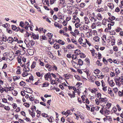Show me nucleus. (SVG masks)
<instances>
[{
  "mask_svg": "<svg viewBox=\"0 0 123 123\" xmlns=\"http://www.w3.org/2000/svg\"><path fill=\"white\" fill-rule=\"evenodd\" d=\"M110 85L111 87L115 85L113 80H111L109 82H108Z\"/></svg>",
  "mask_w": 123,
  "mask_h": 123,
  "instance_id": "20",
  "label": "nucleus"
},
{
  "mask_svg": "<svg viewBox=\"0 0 123 123\" xmlns=\"http://www.w3.org/2000/svg\"><path fill=\"white\" fill-rule=\"evenodd\" d=\"M72 58L73 59L75 60L77 58V55L75 54H74L72 56Z\"/></svg>",
  "mask_w": 123,
  "mask_h": 123,
  "instance_id": "48",
  "label": "nucleus"
},
{
  "mask_svg": "<svg viewBox=\"0 0 123 123\" xmlns=\"http://www.w3.org/2000/svg\"><path fill=\"white\" fill-rule=\"evenodd\" d=\"M64 113L65 114V115L66 116V117L68 116L69 114L70 115L72 114V113H71L70 111L69 110H67Z\"/></svg>",
  "mask_w": 123,
  "mask_h": 123,
  "instance_id": "37",
  "label": "nucleus"
},
{
  "mask_svg": "<svg viewBox=\"0 0 123 123\" xmlns=\"http://www.w3.org/2000/svg\"><path fill=\"white\" fill-rule=\"evenodd\" d=\"M111 104L110 103H108L106 105V108L108 109H109L111 106Z\"/></svg>",
  "mask_w": 123,
  "mask_h": 123,
  "instance_id": "47",
  "label": "nucleus"
},
{
  "mask_svg": "<svg viewBox=\"0 0 123 123\" xmlns=\"http://www.w3.org/2000/svg\"><path fill=\"white\" fill-rule=\"evenodd\" d=\"M97 18L99 20H101L102 19V17L101 15L99 13L98 14L97 16Z\"/></svg>",
  "mask_w": 123,
  "mask_h": 123,
  "instance_id": "24",
  "label": "nucleus"
},
{
  "mask_svg": "<svg viewBox=\"0 0 123 123\" xmlns=\"http://www.w3.org/2000/svg\"><path fill=\"white\" fill-rule=\"evenodd\" d=\"M74 46L72 44H69L66 47V48L67 49H73L74 48Z\"/></svg>",
  "mask_w": 123,
  "mask_h": 123,
  "instance_id": "12",
  "label": "nucleus"
},
{
  "mask_svg": "<svg viewBox=\"0 0 123 123\" xmlns=\"http://www.w3.org/2000/svg\"><path fill=\"white\" fill-rule=\"evenodd\" d=\"M115 74L116 75L118 74L120 72V71L119 69L117 68H115Z\"/></svg>",
  "mask_w": 123,
  "mask_h": 123,
  "instance_id": "26",
  "label": "nucleus"
},
{
  "mask_svg": "<svg viewBox=\"0 0 123 123\" xmlns=\"http://www.w3.org/2000/svg\"><path fill=\"white\" fill-rule=\"evenodd\" d=\"M85 4L84 3H80V7L83 8L85 6Z\"/></svg>",
  "mask_w": 123,
  "mask_h": 123,
  "instance_id": "64",
  "label": "nucleus"
},
{
  "mask_svg": "<svg viewBox=\"0 0 123 123\" xmlns=\"http://www.w3.org/2000/svg\"><path fill=\"white\" fill-rule=\"evenodd\" d=\"M29 99L31 101H33L34 99V96L32 95H30Z\"/></svg>",
  "mask_w": 123,
  "mask_h": 123,
  "instance_id": "41",
  "label": "nucleus"
},
{
  "mask_svg": "<svg viewBox=\"0 0 123 123\" xmlns=\"http://www.w3.org/2000/svg\"><path fill=\"white\" fill-rule=\"evenodd\" d=\"M90 51L92 53V56H94L95 54V51L94 49H92L90 50Z\"/></svg>",
  "mask_w": 123,
  "mask_h": 123,
  "instance_id": "42",
  "label": "nucleus"
},
{
  "mask_svg": "<svg viewBox=\"0 0 123 123\" xmlns=\"http://www.w3.org/2000/svg\"><path fill=\"white\" fill-rule=\"evenodd\" d=\"M17 70L16 71V73L18 74H21V68L19 66L17 67Z\"/></svg>",
  "mask_w": 123,
  "mask_h": 123,
  "instance_id": "27",
  "label": "nucleus"
},
{
  "mask_svg": "<svg viewBox=\"0 0 123 123\" xmlns=\"http://www.w3.org/2000/svg\"><path fill=\"white\" fill-rule=\"evenodd\" d=\"M54 25L56 27H58L59 29L61 28V26L59 25V24L57 22H55L54 24Z\"/></svg>",
  "mask_w": 123,
  "mask_h": 123,
  "instance_id": "36",
  "label": "nucleus"
},
{
  "mask_svg": "<svg viewBox=\"0 0 123 123\" xmlns=\"http://www.w3.org/2000/svg\"><path fill=\"white\" fill-rule=\"evenodd\" d=\"M20 85L22 86H24L25 85V82L23 81H21L19 83Z\"/></svg>",
  "mask_w": 123,
  "mask_h": 123,
  "instance_id": "52",
  "label": "nucleus"
},
{
  "mask_svg": "<svg viewBox=\"0 0 123 123\" xmlns=\"http://www.w3.org/2000/svg\"><path fill=\"white\" fill-rule=\"evenodd\" d=\"M96 77L95 76L92 75L91 76L90 78V80L91 82H93L96 80Z\"/></svg>",
  "mask_w": 123,
  "mask_h": 123,
  "instance_id": "13",
  "label": "nucleus"
},
{
  "mask_svg": "<svg viewBox=\"0 0 123 123\" xmlns=\"http://www.w3.org/2000/svg\"><path fill=\"white\" fill-rule=\"evenodd\" d=\"M74 32L76 35H79L80 34L78 31L77 29H75L74 30Z\"/></svg>",
  "mask_w": 123,
  "mask_h": 123,
  "instance_id": "61",
  "label": "nucleus"
},
{
  "mask_svg": "<svg viewBox=\"0 0 123 123\" xmlns=\"http://www.w3.org/2000/svg\"><path fill=\"white\" fill-rule=\"evenodd\" d=\"M36 74L37 76L41 77H42L43 74V73H41L39 72H36Z\"/></svg>",
  "mask_w": 123,
  "mask_h": 123,
  "instance_id": "33",
  "label": "nucleus"
},
{
  "mask_svg": "<svg viewBox=\"0 0 123 123\" xmlns=\"http://www.w3.org/2000/svg\"><path fill=\"white\" fill-rule=\"evenodd\" d=\"M13 42L14 41L17 42L18 43H20L23 42V41L21 40H18L17 37H15L13 38Z\"/></svg>",
  "mask_w": 123,
  "mask_h": 123,
  "instance_id": "7",
  "label": "nucleus"
},
{
  "mask_svg": "<svg viewBox=\"0 0 123 123\" xmlns=\"http://www.w3.org/2000/svg\"><path fill=\"white\" fill-rule=\"evenodd\" d=\"M89 27L86 25H83L80 27V29L81 31H83V30L87 31Z\"/></svg>",
  "mask_w": 123,
  "mask_h": 123,
  "instance_id": "5",
  "label": "nucleus"
},
{
  "mask_svg": "<svg viewBox=\"0 0 123 123\" xmlns=\"http://www.w3.org/2000/svg\"><path fill=\"white\" fill-rule=\"evenodd\" d=\"M3 56L2 58V59L3 60H6V61L10 60L7 57V54L6 53H4L3 54Z\"/></svg>",
  "mask_w": 123,
  "mask_h": 123,
  "instance_id": "4",
  "label": "nucleus"
},
{
  "mask_svg": "<svg viewBox=\"0 0 123 123\" xmlns=\"http://www.w3.org/2000/svg\"><path fill=\"white\" fill-rule=\"evenodd\" d=\"M78 64L79 65H82L83 64V62L80 59H78Z\"/></svg>",
  "mask_w": 123,
  "mask_h": 123,
  "instance_id": "34",
  "label": "nucleus"
},
{
  "mask_svg": "<svg viewBox=\"0 0 123 123\" xmlns=\"http://www.w3.org/2000/svg\"><path fill=\"white\" fill-rule=\"evenodd\" d=\"M48 55L51 58L53 59H55V57L53 55L52 53L50 52H48Z\"/></svg>",
  "mask_w": 123,
  "mask_h": 123,
  "instance_id": "23",
  "label": "nucleus"
},
{
  "mask_svg": "<svg viewBox=\"0 0 123 123\" xmlns=\"http://www.w3.org/2000/svg\"><path fill=\"white\" fill-rule=\"evenodd\" d=\"M60 45L57 44H55L54 45L53 47L55 49H58L60 48Z\"/></svg>",
  "mask_w": 123,
  "mask_h": 123,
  "instance_id": "32",
  "label": "nucleus"
},
{
  "mask_svg": "<svg viewBox=\"0 0 123 123\" xmlns=\"http://www.w3.org/2000/svg\"><path fill=\"white\" fill-rule=\"evenodd\" d=\"M103 61L105 64H107L108 62L105 59V57L103 58Z\"/></svg>",
  "mask_w": 123,
  "mask_h": 123,
  "instance_id": "58",
  "label": "nucleus"
},
{
  "mask_svg": "<svg viewBox=\"0 0 123 123\" xmlns=\"http://www.w3.org/2000/svg\"><path fill=\"white\" fill-rule=\"evenodd\" d=\"M7 90H8V92L9 91L11 92L14 89V87L12 86L8 87H7Z\"/></svg>",
  "mask_w": 123,
  "mask_h": 123,
  "instance_id": "28",
  "label": "nucleus"
},
{
  "mask_svg": "<svg viewBox=\"0 0 123 123\" xmlns=\"http://www.w3.org/2000/svg\"><path fill=\"white\" fill-rule=\"evenodd\" d=\"M50 81H51V83L52 84H54L56 83L55 81V80H52V78L50 79Z\"/></svg>",
  "mask_w": 123,
  "mask_h": 123,
  "instance_id": "53",
  "label": "nucleus"
},
{
  "mask_svg": "<svg viewBox=\"0 0 123 123\" xmlns=\"http://www.w3.org/2000/svg\"><path fill=\"white\" fill-rule=\"evenodd\" d=\"M92 30L91 29L89 30L87 32L86 34V36L88 37H89L92 36V33L91 32Z\"/></svg>",
  "mask_w": 123,
  "mask_h": 123,
  "instance_id": "6",
  "label": "nucleus"
},
{
  "mask_svg": "<svg viewBox=\"0 0 123 123\" xmlns=\"http://www.w3.org/2000/svg\"><path fill=\"white\" fill-rule=\"evenodd\" d=\"M100 72V71L99 69H96L94 70V73L95 74H99Z\"/></svg>",
  "mask_w": 123,
  "mask_h": 123,
  "instance_id": "38",
  "label": "nucleus"
},
{
  "mask_svg": "<svg viewBox=\"0 0 123 123\" xmlns=\"http://www.w3.org/2000/svg\"><path fill=\"white\" fill-rule=\"evenodd\" d=\"M51 74L50 72H49L48 73L46 74L44 76L45 79L47 80H48L49 78L50 79L51 78Z\"/></svg>",
  "mask_w": 123,
  "mask_h": 123,
  "instance_id": "8",
  "label": "nucleus"
},
{
  "mask_svg": "<svg viewBox=\"0 0 123 123\" xmlns=\"http://www.w3.org/2000/svg\"><path fill=\"white\" fill-rule=\"evenodd\" d=\"M85 42H84V43H86H86L89 46H90L91 44L86 39H85Z\"/></svg>",
  "mask_w": 123,
  "mask_h": 123,
  "instance_id": "51",
  "label": "nucleus"
},
{
  "mask_svg": "<svg viewBox=\"0 0 123 123\" xmlns=\"http://www.w3.org/2000/svg\"><path fill=\"white\" fill-rule=\"evenodd\" d=\"M20 78L19 76H14L13 77V79L14 81L18 80Z\"/></svg>",
  "mask_w": 123,
  "mask_h": 123,
  "instance_id": "49",
  "label": "nucleus"
},
{
  "mask_svg": "<svg viewBox=\"0 0 123 123\" xmlns=\"http://www.w3.org/2000/svg\"><path fill=\"white\" fill-rule=\"evenodd\" d=\"M118 93L119 96L121 97L123 96V90H122L121 92L120 91H119Z\"/></svg>",
  "mask_w": 123,
  "mask_h": 123,
  "instance_id": "46",
  "label": "nucleus"
},
{
  "mask_svg": "<svg viewBox=\"0 0 123 123\" xmlns=\"http://www.w3.org/2000/svg\"><path fill=\"white\" fill-rule=\"evenodd\" d=\"M71 62L72 63V66L75 68H77L79 67V66L78 63L73 60H72L71 61Z\"/></svg>",
  "mask_w": 123,
  "mask_h": 123,
  "instance_id": "3",
  "label": "nucleus"
},
{
  "mask_svg": "<svg viewBox=\"0 0 123 123\" xmlns=\"http://www.w3.org/2000/svg\"><path fill=\"white\" fill-rule=\"evenodd\" d=\"M108 21L107 19H105L104 18L102 20V24L103 25H105V23L106 21Z\"/></svg>",
  "mask_w": 123,
  "mask_h": 123,
  "instance_id": "43",
  "label": "nucleus"
},
{
  "mask_svg": "<svg viewBox=\"0 0 123 123\" xmlns=\"http://www.w3.org/2000/svg\"><path fill=\"white\" fill-rule=\"evenodd\" d=\"M98 100L99 101L101 102H104L106 103L107 101V99L106 97L104 98H99Z\"/></svg>",
  "mask_w": 123,
  "mask_h": 123,
  "instance_id": "10",
  "label": "nucleus"
},
{
  "mask_svg": "<svg viewBox=\"0 0 123 123\" xmlns=\"http://www.w3.org/2000/svg\"><path fill=\"white\" fill-rule=\"evenodd\" d=\"M49 41L50 43L51 44H53L54 42V40L52 38H49Z\"/></svg>",
  "mask_w": 123,
  "mask_h": 123,
  "instance_id": "30",
  "label": "nucleus"
},
{
  "mask_svg": "<svg viewBox=\"0 0 123 123\" xmlns=\"http://www.w3.org/2000/svg\"><path fill=\"white\" fill-rule=\"evenodd\" d=\"M7 41L9 43H12L13 42V38L12 37H9L7 39Z\"/></svg>",
  "mask_w": 123,
  "mask_h": 123,
  "instance_id": "16",
  "label": "nucleus"
},
{
  "mask_svg": "<svg viewBox=\"0 0 123 123\" xmlns=\"http://www.w3.org/2000/svg\"><path fill=\"white\" fill-rule=\"evenodd\" d=\"M93 39L95 42H98L99 41V38L98 36H95L93 37Z\"/></svg>",
  "mask_w": 123,
  "mask_h": 123,
  "instance_id": "21",
  "label": "nucleus"
},
{
  "mask_svg": "<svg viewBox=\"0 0 123 123\" xmlns=\"http://www.w3.org/2000/svg\"><path fill=\"white\" fill-rule=\"evenodd\" d=\"M71 40L72 43L76 45L77 46H79V45L78 44V43L74 39L72 38L71 39Z\"/></svg>",
  "mask_w": 123,
  "mask_h": 123,
  "instance_id": "22",
  "label": "nucleus"
},
{
  "mask_svg": "<svg viewBox=\"0 0 123 123\" xmlns=\"http://www.w3.org/2000/svg\"><path fill=\"white\" fill-rule=\"evenodd\" d=\"M57 42L60 44L62 45H64L65 43V42L60 39Z\"/></svg>",
  "mask_w": 123,
  "mask_h": 123,
  "instance_id": "29",
  "label": "nucleus"
},
{
  "mask_svg": "<svg viewBox=\"0 0 123 123\" xmlns=\"http://www.w3.org/2000/svg\"><path fill=\"white\" fill-rule=\"evenodd\" d=\"M47 36L49 37V38H52L53 36L52 34L49 33L47 34Z\"/></svg>",
  "mask_w": 123,
  "mask_h": 123,
  "instance_id": "50",
  "label": "nucleus"
},
{
  "mask_svg": "<svg viewBox=\"0 0 123 123\" xmlns=\"http://www.w3.org/2000/svg\"><path fill=\"white\" fill-rule=\"evenodd\" d=\"M84 19L85 21V22L86 24L88 25L90 23V22L89 19L86 17H85L84 18Z\"/></svg>",
  "mask_w": 123,
  "mask_h": 123,
  "instance_id": "15",
  "label": "nucleus"
},
{
  "mask_svg": "<svg viewBox=\"0 0 123 123\" xmlns=\"http://www.w3.org/2000/svg\"><path fill=\"white\" fill-rule=\"evenodd\" d=\"M122 30V29L120 27H117L116 30V31L117 32H118Z\"/></svg>",
  "mask_w": 123,
  "mask_h": 123,
  "instance_id": "59",
  "label": "nucleus"
},
{
  "mask_svg": "<svg viewBox=\"0 0 123 123\" xmlns=\"http://www.w3.org/2000/svg\"><path fill=\"white\" fill-rule=\"evenodd\" d=\"M12 29L14 31H19L20 28L19 27H17L16 26L14 25H12Z\"/></svg>",
  "mask_w": 123,
  "mask_h": 123,
  "instance_id": "9",
  "label": "nucleus"
},
{
  "mask_svg": "<svg viewBox=\"0 0 123 123\" xmlns=\"http://www.w3.org/2000/svg\"><path fill=\"white\" fill-rule=\"evenodd\" d=\"M114 80L116 84L119 86H120L121 85L120 82L123 83V78L122 76L119 77L117 76H116L115 77Z\"/></svg>",
  "mask_w": 123,
  "mask_h": 123,
  "instance_id": "1",
  "label": "nucleus"
},
{
  "mask_svg": "<svg viewBox=\"0 0 123 123\" xmlns=\"http://www.w3.org/2000/svg\"><path fill=\"white\" fill-rule=\"evenodd\" d=\"M100 112L102 115H105L109 114L110 113V112L106 109L104 108V107L103 106L101 108V110L100 111Z\"/></svg>",
  "mask_w": 123,
  "mask_h": 123,
  "instance_id": "2",
  "label": "nucleus"
},
{
  "mask_svg": "<svg viewBox=\"0 0 123 123\" xmlns=\"http://www.w3.org/2000/svg\"><path fill=\"white\" fill-rule=\"evenodd\" d=\"M95 83L97 86H99L100 85V83L98 81H95Z\"/></svg>",
  "mask_w": 123,
  "mask_h": 123,
  "instance_id": "55",
  "label": "nucleus"
},
{
  "mask_svg": "<svg viewBox=\"0 0 123 123\" xmlns=\"http://www.w3.org/2000/svg\"><path fill=\"white\" fill-rule=\"evenodd\" d=\"M58 18L59 19L62 20L63 18L64 17V16H63L61 12H59L58 14Z\"/></svg>",
  "mask_w": 123,
  "mask_h": 123,
  "instance_id": "14",
  "label": "nucleus"
},
{
  "mask_svg": "<svg viewBox=\"0 0 123 123\" xmlns=\"http://www.w3.org/2000/svg\"><path fill=\"white\" fill-rule=\"evenodd\" d=\"M26 92L29 93H32V90L31 89L29 88H26Z\"/></svg>",
  "mask_w": 123,
  "mask_h": 123,
  "instance_id": "35",
  "label": "nucleus"
},
{
  "mask_svg": "<svg viewBox=\"0 0 123 123\" xmlns=\"http://www.w3.org/2000/svg\"><path fill=\"white\" fill-rule=\"evenodd\" d=\"M31 109L32 110V111H36V107L35 106H33L31 107Z\"/></svg>",
  "mask_w": 123,
  "mask_h": 123,
  "instance_id": "57",
  "label": "nucleus"
},
{
  "mask_svg": "<svg viewBox=\"0 0 123 123\" xmlns=\"http://www.w3.org/2000/svg\"><path fill=\"white\" fill-rule=\"evenodd\" d=\"M113 50L115 51H117L118 50V49L117 46H115L113 47Z\"/></svg>",
  "mask_w": 123,
  "mask_h": 123,
  "instance_id": "60",
  "label": "nucleus"
},
{
  "mask_svg": "<svg viewBox=\"0 0 123 123\" xmlns=\"http://www.w3.org/2000/svg\"><path fill=\"white\" fill-rule=\"evenodd\" d=\"M107 6L111 9H112L114 6V5L112 3H108Z\"/></svg>",
  "mask_w": 123,
  "mask_h": 123,
  "instance_id": "19",
  "label": "nucleus"
},
{
  "mask_svg": "<svg viewBox=\"0 0 123 123\" xmlns=\"http://www.w3.org/2000/svg\"><path fill=\"white\" fill-rule=\"evenodd\" d=\"M89 19L90 23L92 24L93 22V20H94V17H93L90 16L89 17Z\"/></svg>",
  "mask_w": 123,
  "mask_h": 123,
  "instance_id": "39",
  "label": "nucleus"
},
{
  "mask_svg": "<svg viewBox=\"0 0 123 123\" xmlns=\"http://www.w3.org/2000/svg\"><path fill=\"white\" fill-rule=\"evenodd\" d=\"M28 75V73L26 71H24L22 74V75L24 77L27 76Z\"/></svg>",
  "mask_w": 123,
  "mask_h": 123,
  "instance_id": "44",
  "label": "nucleus"
},
{
  "mask_svg": "<svg viewBox=\"0 0 123 123\" xmlns=\"http://www.w3.org/2000/svg\"><path fill=\"white\" fill-rule=\"evenodd\" d=\"M31 34L30 33H29L26 32V33L25 34V37H29L30 35H31Z\"/></svg>",
  "mask_w": 123,
  "mask_h": 123,
  "instance_id": "63",
  "label": "nucleus"
},
{
  "mask_svg": "<svg viewBox=\"0 0 123 123\" xmlns=\"http://www.w3.org/2000/svg\"><path fill=\"white\" fill-rule=\"evenodd\" d=\"M36 63L35 62H33L31 66V67L32 68H34L36 67Z\"/></svg>",
  "mask_w": 123,
  "mask_h": 123,
  "instance_id": "40",
  "label": "nucleus"
},
{
  "mask_svg": "<svg viewBox=\"0 0 123 123\" xmlns=\"http://www.w3.org/2000/svg\"><path fill=\"white\" fill-rule=\"evenodd\" d=\"M96 64L98 66H101L102 65V64L98 60H97L96 62Z\"/></svg>",
  "mask_w": 123,
  "mask_h": 123,
  "instance_id": "45",
  "label": "nucleus"
},
{
  "mask_svg": "<svg viewBox=\"0 0 123 123\" xmlns=\"http://www.w3.org/2000/svg\"><path fill=\"white\" fill-rule=\"evenodd\" d=\"M24 71L29 72L30 70L29 67L27 66H25L23 69Z\"/></svg>",
  "mask_w": 123,
  "mask_h": 123,
  "instance_id": "31",
  "label": "nucleus"
},
{
  "mask_svg": "<svg viewBox=\"0 0 123 123\" xmlns=\"http://www.w3.org/2000/svg\"><path fill=\"white\" fill-rule=\"evenodd\" d=\"M75 54L76 55H80L81 53V51L79 49H76V50L74 52Z\"/></svg>",
  "mask_w": 123,
  "mask_h": 123,
  "instance_id": "25",
  "label": "nucleus"
},
{
  "mask_svg": "<svg viewBox=\"0 0 123 123\" xmlns=\"http://www.w3.org/2000/svg\"><path fill=\"white\" fill-rule=\"evenodd\" d=\"M39 64L41 66H44V63L43 62L41 61V60L40 59L39 60Z\"/></svg>",
  "mask_w": 123,
  "mask_h": 123,
  "instance_id": "62",
  "label": "nucleus"
},
{
  "mask_svg": "<svg viewBox=\"0 0 123 123\" xmlns=\"http://www.w3.org/2000/svg\"><path fill=\"white\" fill-rule=\"evenodd\" d=\"M31 35H32L31 37H32L34 39L36 40L38 39L39 36L38 35H36L34 33H32Z\"/></svg>",
  "mask_w": 123,
  "mask_h": 123,
  "instance_id": "11",
  "label": "nucleus"
},
{
  "mask_svg": "<svg viewBox=\"0 0 123 123\" xmlns=\"http://www.w3.org/2000/svg\"><path fill=\"white\" fill-rule=\"evenodd\" d=\"M27 47L29 48L30 46V43L31 41H27L26 39L24 41Z\"/></svg>",
  "mask_w": 123,
  "mask_h": 123,
  "instance_id": "18",
  "label": "nucleus"
},
{
  "mask_svg": "<svg viewBox=\"0 0 123 123\" xmlns=\"http://www.w3.org/2000/svg\"><path fill=\"white\" fill-rule=\"evenodd\" d=\"M92 26H91V27L93 29H94L96 27V24L95 23H92Z\"/></svg>",
  "mask_w": 123,
  "mask_h": 123,
  "instance_id": "56",
  "label": "nucleus"
},
{
  "mask_svg": "<svg viewBox=\"0 0 123 123\" xmlns=\"http://www.w3.org/2000/svg\"><path fill=\"white\" fill-rule=\"evenodd\" d=\"M116 107L117 108V109L118 111H121V107L119 105H117Z\"/></svg>",
  "mask_w": 123,
  "mask_h": 123,
  "instance_id": "54",
  "label": "nucleus"
},
{
  "mask_svg": "<svg viewBox=\"0 0 123 123\" xmlns=\"http://www.w3.org/2000/svg\"><path fill=\"white\" fill-rule=\"evenodd\" d=\"M83 39L81 37H80L79 38L78 40V42L81 45L83 44L84 45H86V43L84 42L82 43V41H83Z\"/></svg>",
  "mask_w": 123,
  "mask_h": 123,
  "instance_id": "17",
  "label": "nucleus"
}]
</instances>
